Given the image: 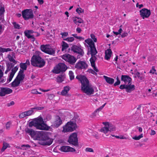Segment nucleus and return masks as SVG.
<instances>
[{
  "label": "nucleus",
  "instance_id": "1",
  "mask_svg": "<svg viewBox=\"0 0 157 157\" xmlns=\"http://www.w3.org/2000/svg\"><path fill=\"white\" fill-rule=\"evenodd\" d=\"M76 78L80 81L81 84V90L84 93L89 95L94 94V90L90 85L89 81L85 76L77 75Z\"/></svg>",
  "mask_w": 157,
  "mask_h": 157
},
{
  "label": "nucleus",
  "instance_id": "2",
  "mask_svg": "<svg viewBox=\"0 0 157 157\" xmlns=\"http://www.w3.org/2000/svg\"><path fill=\"white\" fill-rule=\"evenodd\" d=\"M31 64L33 66L41 68L45 65V62L38 55H34L33 56L31 60Z\"/></svg>",
  "mask_w": 157,
  "mask_h": 157
},
{
  "label": "nucleus",
  "instance_id": "3",
  "mask_svg": "<svg viewBox=\"0 0 157 157\" xmlns=\"http://www.w3.org/2000/svg\"><path fill=\"white\" fill-rule=\"evenodd\" d=\"M44 123L43 118L40 117L35 118L30 122L29 126L30 128H32L33 126H34L37 129H44Z\"/></svg>",
  "mask_w": 157,
  "mask_h": 157
},
{
  "label": "nucleus",
  "instance_id": "4",
  "mask_svg": "<svg viewBox=\"0 0 157 157\" xmlns=\"http://www.w3.org/2000/svg\"><path fill=\"white\" fill-rule=\"evenodd\" d=\"M36 139L42 140L43 142L40 143V144L43 146L50 145L53 142V140L50 139L48 135L45 133H41L39 132Z\"/></svg>",
  "mask_w": 157,
  "mask_h": 157
},
{
  "label": "nucleus",
  "instance_id": "5",
  "mask_svg": "<svg viewBox=\"0 0 157 157\" xmlns=\"http://www.w3.org/2000/svg\"><path fill=\"white\" fill-rule=\"evenodd\" d=\"M97 40H85V42L88 44L90 48V52L91 55V57L90 58H93L95 57V59H97V58L95 56V55L97 53V51L95 47L93 41L94 42H97Z\"/></svg>",
  "mask_w": 157,
  "mask_h": 157
},
{
  "label": "nucleus",
  "instance_id": "6",
  "mask_svg": "<svg viewBox=\"0 0 157 157\" xmlns=\"http://www.w3.org/2000/svg\"><path fill=\"white\" fill-rule=\"evenodd\" d=\"M67 69V66L63 63H59L52 70V72L55 74H58L60 73H63Z\"/></svg>",
  "mask_w": 157,
  "mask_h": 157
},
{
  "label": "nucleus",
  "instance_id": "7",
  "mask_svg": "<svg viewBox=\"0 0 157 157\" xmlns=\"http://www.w3.org/2000/svg\"><path fill=\"white\" fill-rule=\"evenodd\" d=\"M68 142L71 144L78 146V143L77 133L74 132L71 134L69 137Z\"/></svg>",
  "mask_w": 157,
  "mask_h": 157
},
{
  "label": "nucleus",
  "instance_id": "8",
  "mask_svg": "<svg viewBox=\"0 0 157 157\" xmlns=\"http://www.w3.org/2000/svg\"><path fill=\"white\" fill-rule=\"evenodd\" d=\"M22 15L25 20L33 18L34 17L33 11L31 9H26L22 11Z\"/></svg>",
  "mask_w": 157,
  "mask_h": 157
},
{
  "label": "nucleus",
  "instance_id": "9",
  "mask_svg": "<svg viewBox=\"0 0 157 157\" xmlns=\"http://www.w3.org/2000/svg\"><path fill=\"white\" fill-rule=\"evenodd\" d=\"M71 121H69L67 122L66 125L63 127V132H72L75 130L77 128L76 126L73 124Z\"/></svg>",
  "mask_w": 157,
  "mask_h": 157
},
{
  "label": "nucleus",
  "instance_id": "10",
  "mask_svg": "<svg viewBox=\"0 0 157 157\" xmlns=\"http://www.w3.org/2000/svg\"><path fill=\"white\" fill-rule=\"evenodd\" d=\"M62 58L65 61L72 65L75 64L77 59L74 56L69 54H64L62 56Z\"/></svg>",
  "mask_w": 157,
  "mask_h": 157
},
{
  "label": "nucleus",
  "instance_id": "11",
  "mask_svg": "<svg viewBox=\"0 0 157 157\" xmlns=\"http://www.w3.org/2000/svg\"><path fill=\"white\" fill-rule=\"evenodd\" d=\"M88 65L85 61L79 60L75 64V67L78 70L86 69L88 67Z\"/></svg>",
  "mask_w": 157,
  "mask_h": 157
},
{
  "label": "nucleus",
  "instance_id": "12",
  "mask_svg": "<svg viewBox=\"0 0 157 157\" xmlns=\"http://www.w3.org/2000/svg\"><path fill=\"white\" fill-rule=\"evenodd\" d=\"M25 131L26 134H28L32 137H35L36 139L37 137L38 136L39 132L35 131L32 128H26Z\"/></svg>",
  "mask_w": 157,
  "mask_h": 157
},
{
  "label": "nucleus",
  "instance_id": "13",
  "mask_svg": "<svg viewBox=\"0 0 157 157\" xmlns=\"http://www.w3.org/2000/svg\"><path fill=\"white\" fill-rule=\"evenodd\" d=\"M140 17L143 19L148 17L151 15L150 10L146 8H143L140 11Z\"/></svg>",
  "mask_w": 157,
  "mask_h": 157
},
{
  "label": "nucleus",
  "instance_id": "14",
  "mask_svg": "<svg viewBox=\"0 0 157 157\" xmlns=\"http://www.w3.org/2000/svg\"><path fill=\"white\" fill-rule=\"evenodd\" d=\"M71 50L75 52L78 53L79 55L77 56V58H80V56H82L84 52L83 50L76 45L72 46L71 47Z\"/></svg>",
  "mask_w": 157,
  "mask_h": 157
},
{
  "label": "nucleus",
  "instance_id": "15",
  "mask_svg": "<svg viewBox=\"0 0 157 157\" xmlns=\"http://www.w3.org/2000/svg\"><path fill=\"white\" fill-rule=\"evenodd\" d=\"M0 90V96H4L6 94H9L12 93L13 90L9 88L2 87Z\"/></svg>",
  "mask_w": 157,
  "mask_h": 157
},
{
  "label": "nucleus",
  "instance_id": "16",
  "mask_svg": "<svg viewBox=\"0 0 157 157\" xmlns=\"http://www.w3.org/2000/svg\"><path fill=\"white\" fill-rule=\"evenodd\" d=\"M62 123V121L59 116L56 117V120L53 122L51 125V127L53 128H56L59 127Z\"/></svg>",
  "mask_w": 157,
  "mask_h": 157
},
{
  "label": "nucleus",
  "instance_id": "17",
  "mask_svg": "<svg viewBox=\"0 0 157 157\" xmlns=\"http://www.w3.org/2000/svg\"><path fill=\"white\" fill-rule=\"evenodd\" d=\"M59 150L61 151L65 152H74L76 151L73 148L67 146H61Z\"/></svg>",
  "mask_w": 157,
  "mask_h": 157
},
{
  "label": "nucleus",
  "instance_id": "18",
  "mask_svg": "<svg viewBox=\"0 0 157 157\" xmlns=\"http://www.w3.org/2000/svg\"><path fill=\"white\" fill-rule=\"evenodd\" d=\"M70 121H71L72 123H74V124H73L77 128V126L76 123H80L81 122V121L80 119L79 116L76 113H74L73 117Z\"/></svg>",
  "mask_w": 157,
  "mask_h": 157
},
{
  "label": "nucleus",
  "instance_id": "19",
  "mask_svg": "<svg viewBox=\"0 0 157 157\" xmlns=\"http://www.w3.org/2000/svg\"><path fill=\"white\" fill-rule=\"evenodd\" d=\"M121 81L124 82L125 84L128 82L129 84L131 82L132 79L128 75H122L121 76Z\"/></svg>",
  "mask_w": 157,
  "mask_h": 157
},
{
  "label": "nucleus",
  "instance_id": "20",
  "mask_svg": "<svg viewBox=\"0 0 157 157\" xmlns=\"http://www.w3.org/2000/svg\"><path fill=\"white\" fill-rule=\"evenodd\" d=\"M102 124L105 126H107L109 129V131H113L115 130V127L111 123L109 122H103Z\"/></svg>",
  "mask_w": 157,
  "mask_h": 157
},
{
  "label": "nucleus",
  "instance_id": "21",
  "mask_svg": "<svg viewBox=\"0 0 157 157\" xmlns=\"http://www.w3.org/2000/svg\"><path fill=\"white\" fill-rule=\"evenodd\" d=\"M135 86L134 85H131V82L127 85L126 91L128 93H131L135 89Z\"/></svg>",
  "mask_w": 157,
  "mask_h": 157
},
{
  "label": "nucleus",
  "instance_id": "22",
  "mask_svg": "<svg viewBox=\"0 0 157 157\" xmlns=\"http://www.w3.org/2000/svg\"><path fill=\"white\" fill-rule=\"evenodd\" d=\"M72 19L73 22L75 24L79 25V24L78 23H83V20L81 18L75 17H73Z\"/></svg>",
  "mask_w": 157,
  "mask_h": 157
},
{
  "label": "nucleus",
  "instance_id": "23",
  "mask_svg": "<svg viewBox=\"0 0 157 157\" xmlns=\"http://www.w3.org/2000/svg\"><path fill=\"white\" fill-rule=\"evenodd\" d=\"M96 60V59H95V58L94 57L93 58H93H90V62L91 66L93 67L94 71H95L96 72H98L99 71V70L96 67L95 65V63Z\"/></svg>",
  "mask_w": 157,
  "mask_h": 157
},
{
  "label": "nucleus",
  "instance_id": "24",
  "mask_svg": "<svg viewBox=\"0 0 157 157\" xmlns=\"http://www.w3.org/2000/svg\"><path fill=\"white\" fill-rule=\"evenodd\" d=\"M112 52L110 48L107 49L105 51V59L107 60H108L110 59V58L112 55Z\"/></svg>",
  "mask_w": 157,
  "mask_h": 157
},
{
  "label": "nucleus",
  "instance_id": "25",
  "mask_svg": "<svg viewBox=\"0 0 157 157\" xmlns=\"http://www.w3.org/2000/svg\"><path fill=\"white\" fill-rule=\"evenodd\" d=\"M103 77L106 82L109 84L112 85L114 83V80L113 78L105 75H104Z\"/></svg>",
  "mask_w": 157,
  "mask_h": 157
},
{
  "label": "nucleus",
  "instance_id": "26",
  "mask_svg": "<svg viewBox=\"0 0 157 157\" xmlns=\"http://www.w3.org/2000/svg\"><path fill=\"white\" fill-rule=\"evenodd\" d=\"M32 30H26L24 32L25 35L28 39L31 38L32 39Z\"/></svg>",
  "mask_w": 157,
  "mask_h": 157
},
{
  "label": "nucleus",
  "instance_id": "27",
  "mask_svg": "<svg viewBox=\"0 0 157 157\" xmlns=\"http://www.w3.org/2000/svg\"><path fill=\"white\" fill-rule=\"evenodd\" d=\"M71 88L68 86H65L63 90L61 92V94L62 95H65L68 93L70 90Z\"/></svg>",
  "mask_w": 157,
  "mask_h": 157
},
{
  "label": "nucleus",
  "instance_id": "28",
  "mask_svg": "<svg viewBox=\"0 0 157 157\" xmlns=\"http://www.w3.org/2000/svg\"><path fill=\"white\" fill-rule=\"evenodd\" d=\"M21 81L16 79V78L12 82L11 86L13 87H15L18 86L20 83Z\"/></svg>",
  "mask_w": 157,
  "mask_h": 157
},
{
  "label": "nucleus",
  "instance_id": "29",
  "mask_svg": "<svg viewBox=\"0 0 157 157\" xmlns=\"http://www.w3.org/2000/svg\"><path fill=\"white\" fill-rule=\"evenodd\" d=\"M45 53L49 55H54L55 53V50L52 48H48Z\"/></svg>",
  "mask_w": 157,
  "mask_h": 157
},
{
  "label": "nucleus",
  "instance_id": "30",
  "mask_svg": "<svg viewBox=\"0 0 157 157\" xmlns=\"http://www.w3.org/2000/svg\"><path fill=\"white\" fill-rule=\"evenodd\" d=\"M8 147H10L9 144L4 142L3 143V146L1 150V151L2 152H3Z\"/></svg>",
  "mask_w": 157,
  "mask_h": 157
},
{
  "label": "nucleus",
  "instance_id": "31",
  "mask_svg": "<svg viewBox=\"0 0 157 157\" xmlns=\"http://www.w3.org/2000/svg\"><path fill=\"white\" fill-rule=\"evenodd\" d=\"M65 76V74H62L59 75L57 78V82H62L63 81V78Z\"/></svg>",
  "mask_w": 157,
  "mask_h": 157
},
{
  "label": "nucleus",
  "instance_id": "32",
  "mask_svg": "<svg viewBox=\"0 0 157 157\" xmlns=\"http://www.w3.org/2000/svg\"><path fill=\"white\" fill-rule=\"evenodd\" d=\"M101 132H103V133L106 134L109 131V129L107 126H105L104 127L102 128L100 130Z\"/></svg>",
  "mask_w": 157,
  "mask_h": 157
},
{
  "label": "nucleus",
  "instance_id": "33",
  "mask_svg": "<svg viewBox=\"0 0 157 157\" xmlns=\"http://www.w3.org/2000/svg\"><path fill=\"white\" fill-rule=\"evenodd\" d=\"M25 76V75H17L16 77V79H17V80L21 81L24 79Z\"/></svg>",
  "mask_w": 157,
  "mask_h": 157
},
{
  "label": "nucleus",
  "instance_id": "34",
  "mask_svg": "<svg viewBox=\"0 0 157 157\" xmlns=\"http://www.w3.org/2000/svg\"><path fill=\"white\" fill-rule=\"evenodd\" d=\"M20 66L22 70H26L27 67L25 63H21L20 64Z\"/></svg>",
  "mask_w": 157,
  "mask_h": 157
},
{
  "label": "nucleus",
  "instance_id": "35",
  "mask_svg": "<svg viewBox=\"0 0 157 157\" xmlns=\"http://www.w3.org/2000/svg\"><path fill=\"white\" fill-rule=\"evenodd\" d=\"M63 44L62 45V51H64L65 49H66L69 47L68 44L64 41L62 42Z\"/></svg>",
  "mask_w": 157,
  "mask_h": 157
},
{
  "label": "nucleus",
  "instance_id": "36",
  "mask_svg": "<svg viewBox=\"0 0 157 157\" xmlns=\"http://www.w3.org/2000/svg\"><path fill=\"white\" fill-rule=\"evenodd\" d=\"M32 39H35V37L38 36L40 35V34L37 32H34L32 30Z\"/></svg>",
  "mask_w": 157,
  "mask_h": 157
},
{
  "label": "nucleus",
  "instance_id": "37",
  "mask_svg": "<svg viewBox=\"0 0 157 157\" xmlns=\"http://www.w3.org/2000/svg\"><path fill=\"white\" fill-rule=\"evenodd\" d=\"M25 112L26 114V116H29L32 115L33 113V109H31V110L27 111Z\"/></svg>",
  "mask_w": 157,
  "mask_h": 157
},
{
  "label": "nucleus",
  "instance_id": "38",
  "mask_svg": "<svg viewBox=\"0 0 157 157\" xmlns=\"http://www.w3.org/2000/svg\"><path fill=\"white\" fill-rule=\"evenodd\" d=\"M48 48H47V45H42L41 46L40 48L41 50L45 53Z\"/></svg>",
  "mask_w": 157,
  "mask_h": 157
},
{
  "label": "nucleus",
  "instance_id": "39",
  "mask_svg": "<svg viewBox=\"0 0 157 157\" xmlns=\"http://www.w3.org/2000/svg\"><path fill=\"white\" fill-rule=\"evenodd\" d=\"M143 137V134H141L140 135L137 136H135L134 137H133L132 138L133 139L136 140H139L140 138Z\"/></svg>",
  "mask_w": 157,
  "mask_h": 157
},
{
  "label": "nucleus",
  "instance_id": "40",
  "mask_svg": "<svg viewBox=\"0 0 157 157\" xmlns=\"http://www.w3.org/2000/svg\"><path fill=\"white\" fill-rule=\"evenodd\" d=\"M69 74L70 76V79L71 80H73L74 78V73L72 71H69Z\"/></svg>",
  "mask_w": 157,
  "mask_h": 157
},
{
  "label": "nucleus",
  "instance_id": "41",
  "mask_svg": "<svg viewBox=\"0 0 157 157\" xmlns=\"http://www.w3.org/2000/svg\"><path fill=\"white\" fill-rule=\"evenodd\" d=\"M76 12L79 14L81 13H84V10L82 9L81 8H77L76 10Z\"/></svg>",
  "mask_w": 157,
  "mask_h": 157
},
{
  "label": "nucleus",
  "instance_id": "42",
  "mask_svg": "<svg viewBox=\"0 0 157 157\" xmlns=\"http://www.w3.org/2000/svg\"><path fill=\"white\" fill-rule=\"evenodd\" d=\"M116 80L117 81L114 84V86H115L119 85L121 83V81L118 76L116 78Z\"/></svg>",
  "mask_w": 157,
  "mask_h": 157
},
{
  "label": "nucleus",
  "instance_id": "43",
  "mask_svg": "<svg viewBox=\"0 0 157 157\" xmlns=\"http://www.w3.org/2000/svg\"><path fill=\"white\" fill-rule=\"evenodd\" d=\"M12 24L13 25L14 27L16 29H20V25L18 24L17 23L15 22H12Z\"/></svg>",
  "mask_w": 157,
  "mask_h": 157
},
{
  "label": "nucleus",
  "instance_id": "44",
  "mask_svg": "<svg viewBox=\"0 0 157 157\" xmlns=\"http://www.w3.org/2000/svg\"><path fill=\"white\" fill-rule=\"evenodd\" d=\"M135 75L136 76H135V77L136 78V76L138 77L139 78L142 80L143 78V77L142 76V75L140 73V72H138L135 73Z\"/></svg>",
  "mask_w": 157,
  "mask_h": 157
},
{
  "label": "nucleus",
  "instance_id": "45",
  "mask_svg": "<svg viewBox=\"0 0 157 157\" xmlns=\"http://www.w3.org/2000/svg\"><path fill=\"white\" fill-rule=\"evenodd\" d=\"M87 71L89 72L90 73L93 75L96 76L97 75V73H96V72H95V71L93 70L92 69H89Z\"/></svg>",
  "mask_w": 157,
  "mask_h": 157
},
{
  "label": "nucleus",
  "instance_id": "46",
  "mask_svg": "<svg viewBox=\"0 0 157 157\" xmlns=\"http://www.w3.org/2000/svg\"><path fill=\"white\" fill-rule=\"evenodd\" d=\"M10 57H9V60L10 62H12L13 63H14L15 64L17 63V61L15 60L13 58L11 57L10 55Z\"/></svg>",
  "mask_w": 157,
  "mask_h": 157
},
{
  "label": "nucleus",
  "instance_id": "47",
  "mask_svg": "<svg viewBox=\"0 0 157 157\" xmlns=\"http://www.w3.org/2000/svg\"><path fill=\"white\" fill-rule=\"evenodd\" d=\"M60 34L62 36V38H64V37H66L67 36L68 33L67 32H65L63 33H61Z\"/></svg>",
  "mask_w": 157,
  "mask_h": 157
},
{
  "label": "nucleus",
  "instance_id": "48",
  "mask_svg": "<svg viewBox=\"0 0 157 157\" xmlns=\"http://www.w3.org/2000/svg\"><path fill=\"white\" fill-rule=\"evenodd\" d=\"M105 103L104 104V105H102L99 108L97 109L93 113V114H94L95 113H97L98 111H99V110H101L104 107V106H105Z\"/></svg>",
  "mask_w": 157,
  "mask_h": 157
},
{
  "label": "nucleus",
  "instance_id": "49",
  "mask_svg": "<svg viewBox=\"0 0 157 157\" xmlns=\"http://www.w3.org/2000/svg\"><path fill=\"white\" fill-rule=\"evenodd\" d=\"M44 109V107H37L32 108V109H37L38 110H41Z\"/></svg>",
  "mask_w": 157,
  "mask_h": 157
},
{
  "label": "nucleus",
  "instance_id": "50",
  "mask_svg": "<svg viewBox=\"0 0 157 157\" xmlns=\"http://www.w3.org/2000/svg\"><path fill=\"white\" fill-rule=\"evenodd\" d=\"M6 69L9 70L10 71L11 69L12 68V66H11L10 65L9 63H6Z\"/></svg>",
  "mask_w": 157,
  "mask_h": 157
},
{
  "label": "nucleus",
  "instance_id": "51",
  "mask_svg": "<svg viewBox=\"0 0 157 157\" xmlns=\"http://www.w3.org/2000/svg\"><path fill=\"white\" fill-rule=\"evenodd\" d=\"M26 116V114L25 112L21 113L19 115V118H23Z\"/></svg>",
  "mask_w": 157,
  "mask_h": 157
},
{
  "label": "nucleus",
  "instance_id": "52",
  "mask_svg": "<svg viewBox=\"0 0 157 157\" xmlns=\"http://www.w3.org/2000/svg\"><path fill=\"white\" fill-rule=\"evenodd\" d=\"M11 123L10 122H8L6 124V128L7 129H9L10 128Z\"/></svg>",
  "mask_w": 157,
  "mask_h": 157
},
{
  "label": "nucleus",
  "instance_id": "53",
  "mask_svg": "<svg viewBox=\"0 0 157 157\" xmlns=\"http://www.w3.org/2000/svg\"><path fill=\"white\" fill-rule=\"evenodd\" d=\"M31 93L33 94H41V93L38 92L36 90L34 89L31 90Z\"/></svg>",
  "mask_w": 157,
  "mask_h": 157
},
{
  "label": "nucleus",
  "instance_id": "54",
  "mask_svg": "<svg viewBox=\"0 0 157 157\" xmlns=\"http://www.w3.org/2000/svg\"><path fill=\"white\" fill-rule=\"evenodd\" d=\"M128 34L126 32H124L121 35V36L122 38H124L125 37L127 36H128Z\"/></svg>",
  "mask_w": 157,
  "mask_h": 157
},
{
  "label": "nucleus",
  "instance_id": "55",
  "mask_svg": "<svg viewBox=\"0 0 157 157\" xmlns=\"http://www.w3.org/2000/svg\"><path fill=\"white\" fill-rule=\"evenodd\" d=\"M13 76H14V75H13L12 74H10V75H9V78L7 80V81H9V82H10L11 81Z\"/></svg>",
  "mask_w": 157,
  "mask_h": 157
},
{
  "label": "nucleus",
  "instance_id": "56",
  "mask_svg": "<svg viewBox=\"0 0 157 157\" xmlns=\"http://www.w3.org/2000/svg\"><path fill=\"white\" fill-rule=\"evenodd\" d=\"M86 151L87 152H94V150L91 148H86Z\"/></svg>",
  "mask_w": 157,
  "mask_h": 157
},
{
  "label": "nucleus",
  "instance_id": "57",
  "mask_svg": "<svg viewBox=\"0 0 157 157\" xmlns=\"http://www.w3.org/2000/svg\"><path fill=\"white\" fill-rule=\"evenodd\" d=\"M126 85H127L126 84L121 85H120L119 88L121 89V90L125 89L126 90Z\"/></svg>",
  "mask_w": 157,
  "mask_h": 157
},
{
  "label": "nucleus",
  "instance_id": "58",
  "mask_svg": "<svg viewBox=\"0 0 157 157\" xmlns=\"http://www.w3.org/2000/svg\"><path fill=\"white\" fill-rule=\"evenodd\" d=\"M72 35L77 39H84L82 38L81 37L78 36L76 34H73Z\"/></svg>",
  "mask_w": 157,
  "mask_h": 157
},
{
  "label": "nucleus",
  "instance_id": "59",
  "mask_svg": "<svg viewBox=\"0 0 157 157\" xmlns=\"http://www.w3.org/2000/svg\"><path fill=\"white\" fill-rule=\"evenodd\" d=\"M156 71L155 69V67L153 66L152 67V69L150 71V73H152L153 74H154L155 73V72Z\"/></svg>",
  "mask_w": 157,
  "mask_h": 157
},
{
  "label": "nucleus",
  "instance_id": "60",
  "mask_svg": "<svg viewBox=\"0 0 157 157\" xmlns=\"http://www.w3.org/2000/svg\"><path fill=\"white\" fill-rule=\"evenodd\" d=\"M14 104V102L13 101H12L10 103H7L6 105L8 107H9L11 105H13Z\"/></svg>",
  "mask_w": 157,
  "mask_h": 157
},
{
  "label": "nucleus",
  "instance_id": "61",
  "mask_svg": "<svg viewBox=\"0 0 157 157\" xmlns=\"http://www.w3.org/2000/svg\"><path fill=\"white\" fill-rule=\"evenodd\" d=\"M24 71L23 70H22V69H20V71H19L18 75H25L24 74Z\"/></svg>",
  "mask_w": 157,
  "mask_h": 157
},
{
  "label": "nucleus",
  "instance_id": "62",
  "mask_svg": "<svg viewBox=\"0 0 157 157\" xmlns=\"http://www.w3.org/2000/svg\"><path fill=\"white\" fill-rule=\"evenodd\" d=\"M90 37L92 39H97V38L95 37V36L93 34H90Z\"/></svg>",
  "mask_w": 157,
  "mask_h": 157
},
{
  "label": "nucleus",
  "instance_id": "63",
  "mask_svg": "<svg viewBox=\"0 0 157 157\" xmlns=\"http://www.w3.org/2000/svg\"><path fill=\"white\" fill-rule=\"evenodd\" d=\"M38 3L40 5H42L44 3V1L43 0H37Z\"/></svg>",
  "mask_w": 157,
  "mask_h": 157
},
{
  "label": "nucleus",
  "instance_id": "64",
  "mask_svg": "<svg viewBox=\"0 0 157 157\" xmlns=\"http://www.w3.org/2000/svg\"><path fill=\"white\" fill-rule=\"evenodd\" d=\"M122 25H120V29L118 31V33H119L120 34L121 33V32L122 31Z\"/></svg>",
  "mask_w": 157,
  "mask_h": 157
}]
</instances>
